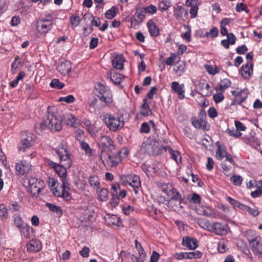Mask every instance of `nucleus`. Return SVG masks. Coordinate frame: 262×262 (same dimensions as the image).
I'll use <instances>...</instances> for the list:
<instances>
[{
    "label": "nucleus",
    "instance_id": "42",
    "mask_svg": "<svg viewBox=\"0 0 262 262\" xmlns=\"http://www.w3.org/2000/svg\"><path fill=\"white\" fill-rule=\"evenodd\" d=\"M89 183L91 185L92 187H93L94 188H96V189H99L100 188L99 187V179L97 176H92L90 177L89 180Z\"/></svg>",
    "mask_w": 262,
    "mask_h": 262
},
{
    "label": "nucleus",
    "instance_id": "17",
    "mask_svg": "<svg viewBox=\"0 0 262 262\" xmlns=\"http://www.w3.org/2000/svg\"><path fill=\"white\" fill-rule=\"evenodd\" d=\"M185 5L190 7V14L191 18L196 17L198 14L199 2L198 0H185Z\"/></svg>",
    "mask_w": 262,
    "mask_h": 262
},
{
    "label": "nucleus",
    "instance_id": "16",
    "mask_svg": "<svg viewBox=\"0 0 262 262\" xmlns=\"http://www.w3.org/2000/svg\"><path fill=\"white\" fill-rule=\"evenodd\" d=\"M241 75L246 79H249L253 73V64H249L248 61L246 64L243 65L239 70Z\"/></svg>",
    "mask_w": 262,
    "mask_h": 262
},
{
    "label": "nucleus",
    "instance_id": "64",
    "mask_svg": "<svg viewBox=\"0 0 262 262\" xmlns=\"http://www.w3.org/2000/svg\"><path fill=\"white\" fill-rule=\"evenodd\" d=\"M248 48L245 45H243L241 46H239L236 49V52L238 54H245V53L247 51Z\"/></svg>",
    "mask_w": 262,
    "mask_h": 262
},
{
    "label": "nucleus",
    "instance_id": "31",
    "mask_svg": "<svg viewBox=\"0 0 262 262\" xmlns=\"http://www.w3.org/2000/svg\"><path fill=\"white\" fill-rule=\"evenodd\" d=\"M143 104L141 106V114L144 116H148L151 114V111L149 108L146 99L143 100Z\"/></svg>",
    "mask_w": 262,
    "mask_h": 262
},
{
    "label": "nucleus",
    "instance_id": "58",
    "mask_svg": "<svg viewBox=\"0 0 262 262\" xmlns=\"http://www.w3.org/2000/svg\"><path fill=\"white\" fill-rule=\"evenodd\" d=\"M170 5V3L167 1H162L159 4V9L161 11H165Z\"/></svg>",
    "mask_w": 262,
    "mask_h": 262
},
{
    "label": "nucleus",
    "instance_id": "37",
    "mask_svg": "<svg viewBox=\"0 0 262 262\" xmlns=\"http://www.w3.org/2000/svg\"><path fill=\"white\" fill-rule=\"evenodd\" d=\"M80 147L82 149H83L84 151L85 154L91 157L93 155V151L89 145L85 142V141H81L80 142Z\"/></svg>",
    "mask_w": 262,
    "mask_h": 262
},
{
    "label": "nucleus",
    "instance_id": "50",
    "mask_svg": "<svg viewBox=\"0 0 262 262\" xmlns=\"http://www.w3.org/2000/svg\"><path fill=\"white\" fill-rule=\"evenodd\" d=\"M50 86L52 88H56L57 89H61L64 87V84L63 83L60 82L58 79H54L51 81V82L50 83Z\"/></svg>",
    "mask_w": 262,
    "mask_h": 262
},
{
    "label": "nucleus",
    "instance_id": "7",
    "mask_svg": "<svg viewBox=\"0 0 262 262\" xmlns=\"http://www.w3.org/2000/svg\"><path fill=\"white\" fill-rule=\"evenodd\" d=\"M95 91L97 96L104 105H109L113 103L112 94L108 86L97 83L95 85Z\"/></svg>",
    "mask_w": 262,
    "mask_h": 262
},
{
    "label": "nucleus",
    "instance_id": "36",
    "mask_svg": "<svg viewBox=\"0 0 262 262\" xmlns=\"http://www.w3.org/2000/svg\"><path fill=\"white\" fill-rule=\"evenodd\" d=\"M187 200L194 204H200L201 203V198L199 194L194 192L188 195Z\"/></svg>",
    "mask_w": 262,
    "mask_h": 262
},
{
    "label": "nucleus",
    "instance_id": "56",
    "mask_svg": "<svg viewBox=\"0 0 262 262\" xmlns=\"http://www.w3.org/2000/svg\"><path fill=\"white\" fill-rule=\"evenodd\" d=\"M75 100V97L72 95H69L65 97H62L59 99V101L64 102L67 103H73Z\"/></svg>",
    "mask_w": 262,
    "mask_h": 262
},
{
    "label": "nucleus",
    "instance_id": "3",
    "mask_svg": "<svg viewBox=\"0 0 262 262\" xmlns=\"http://www.w3.org/2000/svg\"><path fill=\"white\" fill-rule=\"evenodd\" d=\"M159 188L161 191L170 198L168 204L174 211L179 209L180 205V197L178 191H174L172 186L169 183L158 182L157 183Z\"/></svg>",
    "mask_w": 262,
    "mask_h": 262
},
{
    "label": "nucleus",
    "instance_id": "21",
    "mask_svg": "<svg viewBox=\"0 0 262 262\" xmlns=\"http://www.w3.org/2000/svg\"><path fill=\"white\" fill-rule=\"evenodd\" d=\"M63 119L65 120L67 125L71 127L76 128L80 125L79 119L72 114H67Z\"/></svg>",
    "mask_w": 262,
    "mask_h": 262
},
{
    "label": "nucleus",
    "instance_id": "30",
    "mask_svg": "<svg viewBox=\"0 0 262 262\" xmlns=\"http://www.w3.org/2000/svg\"><path fill=\"white\" fill-rule=\"evenodd\" d=\"M147 26L151 35L156 36L159 34V30L152 20H150L147 23Z\"/></svg>",
    "mask_w": 262,
    "mask_h": 262
},
{
    "label": "nucleus",
    "instance_id": "10",
    "mask_svg": "<svg viewBox=\"0 0 262 262\" xmlns=\"http://www.w3.org/2000/svg\"><path fill=\"white\" fill-rule=\"evenodd\" d=\"M62 182V185L57 187L55 191H53L55 195L57 196H62L67 201L70 200L71 198V195L69 192V183L68 180H64Z\"/></svg>",
    "mask_w": 262,
    "mask_h": 262
},
{
    "label": "nucleus",
    "instance_id": "1",
    "mask_svg": "<svg viewBox=\"0 0 262 262\" xmlns=\"http://www.w3.org/2000/svg\"><path fill=\"white\" fill-rule=\"evenodd\" d=\"M55 151L59 158V164L49 161L48 164L59 175L61 182H63L64 180H68L67 169L72 165V155L68 150L67 145L62 143L55 149Z\"/></svg>",
    "mask_w": 262,
    "mask_h": 262
},
{
    "label": "nucleus",
    "instance_id": "9",
    "mask_svg": "<svg viewBox=\"0 0 262 262\" xmlns=\"http://www.w3.org/2000/svg\"><path fill=\"white\" fill-rule=\"evenodd\" d=\"M29 189L33 195L39 194L41 189L43 188L44 182L42 180H38L35 178H30L28 179Z\"/></svg>",
    "mask_w": 262,
    "mask_h": 262
},
{
    "label": "nucleus",
    "instance_id": "22",
    "mask_svg": "<svg viewBox=\"0 0 262 262\" xmlns=\"http://www.w3.org/2000/svg\"><path fill=\"white\" fill-rule=\"evenodd\" d=\"M196 212L198 214L211 218H214L215 216L214 212L209 207H199L196 209Z\"/></svg>",
    "mask_w": 262,
    "mask_h": 262
},
{
    "label": "nucleus",
    "instance_id": "19",
    "mask_svg": "<svg viewBox=\"0 0 262 262\" xmlns=\"http://www.w3.org/2000/svg\"><path fill=\"white\" fill-rule=\"evenodd\" d=\"M119 190V185L118 184H113L111 187V194L112 198L110 203L113 206H117L119 203V198L118 197V191Z\"/></svg>",
    "mask_w": 262,
    "mask_h": 262
},
{
    "label": "nucleus",
    "instance_id": "27",
    "mask_svg": "<svg viewBox=\"0 0 262 262\" xmlns=\"http://www.w3.org/2000/svg\"><path fill=\"white\" fill-rule=\"evenodd\" d=\"M144 13L142 9L141 11L136 12L133 16V20L131 21L132 27H135V25H134V21L137 23L138 25H139L143 21L145 18Z\"/></svg>",
    "mask_w": 262,
    "mask_h": 262
},
{
    "label": "nucleus",
    "instance_id": "46",
    "mask_svg": "<svg viewBox=\"0 0 262 262\" xmlns=\"http://www.w3.org/2000/svg\"><path fill=\"white\" fill-rule=\"evenodd\" d=\"M111 79L116 84H119L121 82L120 75L115 71L110 73Z\"/></svg>",
    "mask_w": 262,
    "mask_h": 262
},
{
    "label": "nucleus",
    "instance_id": "57",
    "mask_svg": "<svg viewBox=\"0 0 262 262\" xmlns=\"http://www.w3.org/2000/svg\"><path fill=\"white\" fill-rule=\"evenodd\" d=\"M226 132L228 133L230 136H233L235 138H238L242 135L240 132L237 131V130L234 129V128L232 129H227Z\"/></svg>",
    "mask_w": 262,
    "mask_h": 262
},
{
    "label": "nucleus",
    "instance_id": "49",
    "mask_svg": "<svg viewBox=\"0 0 262 262\" xmlns=\"http://www.w3.org/2000/svg\"><path fill=\"white\" fill-rule=\"evenodd\" d=\"M14 222L18 229L26 224L20 216L15 214L14 215Z\"/></svg>",
    "mask_w": 262,
    "mask_h": 262
},
{
    "label": "nucleus",
    "instance_id": "52",
    "mask_svg": "<svg viewBox=\"0 0 262 262\" xmlns=\"http://www.w3.org/2000/svg\"><path fill=\"white\" fill-rule=\"evenodd\" d=\"M243 180V178L239 175H233L230 178V181L236 186L241 185Z\"/></svg>",
    "mask_w": 262,
    "mask_h": 262
},
{
    "label": "nucleus",
    "instance_id": "59",
    "mask_svg": "<svg viewBox=\"0 0 262 262\" xmlns=\"http://www.w3.org/2000/svg\"><path fill=\"white\" fill-rule=\"evenodd\" d=\"M219 30L216 27L212 28L209 32L206 33L207 37H211L212 38L215 37L218 35Z\"/></svg>",
    "mask_w": 262,
    "mask_h": 262
},
{
    "label": "nucleus",
    "instance_id": "63",
    "mask_svg": "<svg viewBox=\"0 0 262 262\" xmlns=\"http://www.w3.org/2000/svg\"><path fill=\"white\" fill-rule=\"evenodd\" d=\"M242 92H239L237 93L236 95H235L234 98L235 99V101H236V103L238 104H241L246 99V97H242Z\"/></svg>",
    "mask_w": 262,
    "mask_h": 262
},
{
    "label": "nucleus",
    "instance_id": "35",
    "mask_svg": "<svg viewBox=\"0 0 262 262\" xmlns=\"http://www.w3.org/2000/svg\"><path fill=\"white\" fill-rule=\"evenodd\" d=\"M216 145L217 146V149L216 151L215 156L218 160H221L225 157L226 152H227L224 148L221 147L219 142L216 143Z\"/></svg>",
    "mask_w": 262,
    "mask_h": 262
},
{
    "label": "nucleus",
    "instance_id": "2",
    "mask_svg": "<svg viewBox=\"0 0 262 262\" xmlns=\"http://www.w3.org/2000/svg\"><path fill=\"white\" fill-rule=\"evenodd\" d=\"M63 117L59 115L57 108L54 107H48L47 114L41 125L42 129L47 127L52 131H59L62 128V121Z\"/></svg>",
    "mask_w": 262,
    "mask_h": 262
},
{
    "label": "nucleus",
    "instance_id": "53",
    "mask_svg": "<svg viewBox=\"0 0 262 262\" xmlns=\"http://www.w3.org/2000/svg\"><path fill=\"white\" fill-rule=\"evenodd\" d=\"M71 24L73 27L76 28L77 27L80 23V18L79 16L76 15H72L70 17Z\"/></svg>",
    "mask_w": 262,
    "mask_h": 262
},
{
    "label": "nucleus",
    "instance_id": "13",
    "mask_svg": "<svg viewBox=\"0 0 262 262\" xmlns=\"http://www.w3.org/2000/svg\"><path fill=\"white\" fill-rule=\"evenodd\" d=\"M26 137L23 139L20 142V146L19 147V150L24 152L26 148L31 147L35 141V136L28 132H25Z\"/></svg>",
    "mask_w": 262,
    "mask_h": 262
},
{
    "label": "nucleus",
    "instance_id": "51",
    "mask_svg": "<svg viewBox=\"0 0 262 262\" xmlns=\"http://www.w3.org/2000/svg\"><path fill=\"white\" fill-rule=\"evenodd\" d=\"M25 73L24 72H20L18 74L16 78L14 79L13 81H11L10 85L12 87L15 88L16 87L18 83V81L21 79H23V78L25 77Z\"/></svg>",
    "mask_w": 262,
    "mask_h": 262
},
{
    "label": "nucleus",
    "instance_id": "15",
    "mask_svg": "<svg viewBox=\"0 0 262 262\" xmlns=\"http://www.w3.org/2000/svg\"><path fill=\"white\" fill-rule=\"evenodd\" d=\"M112 63L114 68L122 70L125 60L122 54L114 53L111 57Z\"/></svg>",
    "mask_w": 262,
    "mask_h": 262
},
{
    "label": "nucleus",
    "instance_id": "39",
    "mask_svg": "<svg viewBox=\"0 0 262 262\" xmlns=\"http://www.w3.org/2000/svg\"><path fill=\"white\" fill-rule=\"evenodd\" d=\"M118 9L116 7L113 6L110 9L107 10L105 13V16L107 19H113L117 14Z\"/></svg>",
    "mask_w": 262,
    "mask_h": 262
},
{
    "label": "nucleus",
    "instance_id": "34",
    "mask_svg": "<svg viewBox=\"0 0 262 262\" xmlns=\"http://www.w3.org/2000/svg\"><path fill=\"white\" fill-rule=\"evenodd\" d=\"M185 32L181 34V37L185 40L186 42H189L191 40V27L184 25Z\"/></svg>",
    "mask_w": 262,
    "mask_h": 262
},
{
    "label": "nucleus",
    "instance_id": "6",
    "mask_svg": "<svg viewBox=\"0 0 262 262\" xmlns=\"http://www.w3.org/2000/svg\"><path fill=\"white\" fill-rule=\"evenodd\" d=\"M103 120L109 129L114 132L121 129L124 125L122 115L107 113L103 115Z\"/></svg>",
    "mask_w": 262,
    "mask_h": 262
},
{
    "label": "nucleus",
    "instance_id": "20",
    "mask_svg": "<svg viewBox=\"0 0 262 262\" xmlns=\"http://www.w3.org/2000/svg\"><path fill=\"white\" fill-rule=\"evenodd\" d=\"M57 69L61 75L65 76L71 71V63L69 61H61L57 66Z\"/></svg>",
    "mask_w": 262,
    "mask_h": 262
},
{
    "label": "nucleus",
    "instance_id": "54",
    "mask_svg": "<svg viewBox=\"0 0 262 262\" xmlns=\"http://www.w3.org/2000/svg\"><path fill=\"white\" fill-rule=\"evenodd\" d=\"M171 89L173 92L177 93L179 98H180V86L178 82L173 81L171 83Z\"/></svg>",
    "mask_w": 262,
    "mask_h": 262
},
{
    "label": "nucleus",
    "instance_id": "4",
    "mask_svg": "<svg viewBox=\"0 0 262 262\" xmlns=\"http://www.w3.org/2000/svg\"><path fill=\"white\" fill-rule=\"evenodd\" d=\"M128 155V150L122 148L117 154L111 155L110 154L102 151L100 158L103 164L105 163L111 167L116 166Z\"/></svg>",
    "mask_w": 262,
    "mask_h": 262
},
{
    "label": "nucleus",
    "instance_id": "18",
    "mask_svg": "<svg viewBox=\"0 0 262 262\" xmlns=\"http://www.w3.org/2000/svg\"><path fill=\"white\" fill-rule=\"evenodd\" d=\"M16 170L21 175L25 174L29 172L31 169V165L26 161H22L16 164Z\"/></svg>",
    "mask_w": 262,
    "mask_h": 262
},
{
    "label": "nucleus",
    "instance_id": "45",
    "mask_svg": "<svg viewBox=\"0 0 262 262\" xmlns=\"http://www.w3.org/2000/svg\"><path fill=\"white\" fill-rule=\"evenodd\" d=\"M31 229V227L28 225L26 224L21 228L19 229L20 232L22 233V234L26 238L30 237V230Z\"/></svg>",
    "mask_w": 262,
    "mask_h": 262
},
{
    "label": "nucleus",
    "instance_id": "23",
    "mask_svg": "<svg viewBox=\"0 0 262 262\" xmlns=\"http://www.w3.org/2000/svg\"><path fill=\"white\" fill-rule=\"evenodd\" d=\"M215 233L217 235H223L227 234L229 227L226 224H222L220 223H215Z\"/></svg>",
    "mask_w": 262,
    "mask_h": 262
},
{
    "label": "nucleus",
    "instance_id": "38",
    "mask_svg": "<svg viewBox=\"0 0 262 262\" xmlns=\"http://www.w3.org/2000/svg\"><path fill=\"white\" fill-rule=\"evenodd\" d=\"M242 210L247 211L249 214L254 217L258 216L259 214V212L257 209L251 208L245 205H244Z\"/></svg>",
    "mask_w": 262,
    "mask_h": 262
},
{
    "label": "nucleus",
    "instance_id": "28",
    "mask_svg": "<svg viewBox=\"0 0 262 262\" xmlns=\"http://www.w3.org/2000/svg\"><path fill=\"white\" fill-rule=\"evenodd\" d=\"M100 142L103 146L108 147L111 149H114V142L112 139L107 136H102L100 138Z\"/></svg>",
    "mask_w": 262,
    "mask_h": 262
},
{
    "label": "nucleus",
    "instance_id": "40",
    "mask_svg": "<svg viewBox=\"0 0 262 262\" xmlns=\"http://www.w3.org/2000/svg\"><path fill=\"white\" fill-rule=\"evenodd\" d=\"M99 199L102 201H106L108 199V192L105 189H97Z\"/></svg>",
    "mask_w": 262,
    "mask_h": 262
},
{
    "label": "nucleus",
    "instance_id": "55",
    "mask_svg": "<svg viewBox=\"0 0 262 262\" xmlns=\"http://www.w3.org/2000/svg\"><path fill=\"white\" fill-rule=\"evenodd\" d=\"M142 10H143V11L145 13H149V14H155L157 12V8L156 6H155L152 5H150L143 8Z\"/></svg>",
    "mask_w": 262,
    "mask_h": 262
},
{
    "label": "nucleus",
    "instance_id": "29",
    "mask_svg": "<svg viewBox=\"0 0 262 262\" xmlns=\"http://www.w3.org/2000/svg\"><path fill=\"white\" fill-rule=\"evenodd\" d=\"M180 61V57L176 53L171 54V56L167 58L165 61L167 65H176Z\"/></svg>",
    "mask_w": 262,
    "mask_h": 262
},
{
    "label": "nucleus",
    "instance_id": "61",
    "mask_svg": "<svg viewBox=\"0 0 262 262\" xmlns=\"http://www.w3.org/2000/svg\"><path fill=\"white\" fill-rule=\"evenodd\" d=\"M140 131L143 133H148L150 131V126L148 123L143 122L141 125Z\"/></svg>",
    "mask_w": 262,
    "mask_h": 262
},
{
    "label": "nucleus",
    "instance_id": "32",
    "mask_svg": "<svg viewBox=\"0 0 262 262\" xmlns=\"http://www.w3.org/2000/svg\"><path fill=\"white\" fill-rule=\"evenodd\" d=\"M135 247L138 251V254L141 257L139 260H138V262L141 261L143 259H145L146 256V253L141 244L137 240L135 241Z\"/></svg>",
    "mask_w": 262,
    "mask_h": 262
},
{
    "label": "nucleus",
    "instance_id": "12",
    "mask_svg": "<svg viewBox=\"0 0 262 262\" xmlns=\"http://www.w3.org/2000/svg\"><path fill=\"white\" fill-rule=\"evenodd\" d=\"M252 251L256 255H262V238L257 236L251 240H249Z\"/></svg>",
    "mask_w": 262,
    "mask_h": 262
},
{
    "label": "nucleus",
    "instance_id": "62",
    "mask_svg": "<svg viewBox=\"0 0 262 262\" xmlns=\"http://www.w3.org/2000/svg\"><path fill=\"white\" fill-rule=\"evenodd\" d=\"M166 147L167 150L168 151V152L170 154L171 158L173 159L177 163H178L177 156V155L179 154V152L173 150L172 148L168 146H166Z\"/></svg>",
    "mask_w": 262,
    "mask_h": 262
},
{
    "label": "nucleus",
    "instance_id": "11",
    "mask_svg": "<svg viewBox=\"0 0 262 262\" xmlns=\"http://www.w3.org/2000/svg\"><path fill=\"white\" fill-rule=\"evenodd\" d=\"M53 27L52 20L46 18H40L36 23V29L40 34H45L50 31Z\"/></svg>",
    "mask_w": 262,
    "mask_h": 262
},
{
    "label": "nucleus",
    "instance_id": "44",
    "mask_svg": "<svg viewBox=\"0 0 262 262\" xmlns=\"http://www.w3.org/2000/svg\"><path fill=\"white\" fill-rule=\"evenodd\" d=\"M231 82L227 78L222 80L220 85V90L221 91H224L225 90L228 89L231 86Z\"/></svg>",
    "mask_w": 262,
    "mask_h": 262
},
{
    "label": "nucleus",
    "instance_id": "24",
    "mask_svg": "<svg viewBox=\"0 0 262 262\" xmlns=\"http://www.w3.org/2000/svg\"><path fill=\"white\" fill-rule=\"evenodd\" d=\"M202 253L199 251H195L189 252H182L181 258L195 259L202 257Z\"/></svg>",
    "mask_w": 262,
    "mask_h": 262
},
{
    "label": "nucleus",
    "instance_id": "5",
    "mask_svg": "<svg viewBox=\"0 0 262 262\" xmlns=\"http://www.w3.org/2000/svg\"><path fill=\"white\" fill-rule=\"evenodd\" d=\"M142 147L149 155L155 156L167 151L166 146L161 144V141L154 138H149L143 143Z\"/></svg>",
    "mask_w": 262,
    "mask_h": 262
},
{
    "label": "nucleus",
    "instance_id": "8",
    "mask_svg": "<svg viewBox=\"0 0 262 262\" xmlns=\"http://www.w3.org/2000/svg\"><path fill=\"white\" fill-rule=\"evenodd\" d=\"M121 179L124 184H128L134 188L136 194L138 193V189L141 186L140 180L138 176L135 174L122 176Z\"/></svg>",
    "mask_w": 262,
    "mask_h": 262
},
{
    "label": "nucleus",
    "instance_id": "43",
    "mask_svg": "<svg viewBox=\"0 0 262 262\" xmlns=\"http://www.w3.org/2000/svg\"><path fill=\"white\" fill-rule=\"evenodd\" d=\"M46 206L51 211L56 212L58 215L61 216L62 214V211L60 207L49 203L46 204Z\"/></svg>",
    "mask_w": 262,
    "mask_h": 262
},
{
    "label": "nucleus",
    "instance_id": "41",
    "mask_svg": "<svg viewBox=\"0 0 262 262\" xmlns=\"http://www.w3.org/2000/svg\"><path fill=\"white\" fill-rule=\"evenodd\" d=\"M226 200L233 207H237L239 209L242 210L244 204L241 203L239 201L234 199L233 198L228 196L226 198Z\"/></svg>",
    "mask_w": 262,
    "mask_h": 262
},
{
    "label": "nucleus",
    "instance_id": "48",
    "mask_svg": "<svg viewBox=\"0 0 262 262\" xmlns=\"http://www.w3.org/2000/svg\"><path fill=\"white\" fill-rule=\"evenodd\" d=\"M235 10L237 12H241L242 11H245L247 13L249 12V10L247 6L243 3H237L236 5Z\"/></svg>",
    "mask_w": 262,
    "mask_h": 262
},
{
    "label": "nucleus",
    "instance_id": "14",
    "mask_svg": "<svg viewBox=\"0 0 262 262\" xmlns=\"http://www.w3.org/2000/svg\"><path fill=\"white\" fill-rule=\"evenodd\" d=\"M182 245L189 250H194L199 246L198 241L196 238L188 236L183 237Z\"/></svg>",
    "mask_w": 262,
    "mask_h": 262
},
{
    "label": "nucleus",
    "instance_id": "33",
    "mask_svg": "<svg viewBox=\"0 0 262 262\" xmlns=\"http://www.w3.org/2000/svg\"><path fill=\"white\" fill-rule=\"evenodd\" d=\"M8 208L12 213L20 212L21 209V205L15 201H11L8 205Z\"/></svg>",
    "mask_w": 262,
    "mask_h": 262
},
{
    "label": "nucleus",
    "instance_id": "47",
    "mask_svg": "<svg viewBox=\"0 0 262 262\" xmlns=\"http://www.w3.org/2000/svg\"><path fill=\"white\" fill-rule=\"evenodd\" d=\"M8 215V208L4 204H0V217L3 220L7 219Z\"/></svg>",
    "mask_w": 262,
    "mask_h": 262
},
{
    "label": "nucleus",
    "instance_id": "25",
    "mask_svg": "<svg viewBox=\"0 0 262 262\" xmlns=\"http://www.w3.org/2000/svg\"><path fill=\"white\" fill-rule=\"evenodd\" d=\"M41 248V243L39 241H33L27 245L28 251L32 252H38Z\"/></svg>",
    "mask_w": 262,
    "mask_h": 262
},
{
    "label": "nucleus",
    "instance_id": "26",
    "mask_svg": "<svg viewBox=\"0 0 262 262\" xmlns=\"http://www.w3.org/2000/svg\"><path fill=\"white\" fill-rule=\"evenodd\" d=\"M236 37L232 33H230L228 34L227 39H223L221 41V45L224 47L226 49L229 48L230 44L234 45L236 41Z\"/></svg>",
    "mask_w": 262,
    "mask_h": 262
},
{
    "label": "nucleus",
    "instance_id": "60",
    "mask_svg": "<svg viewBox=\"0 0 262 262\" xmlns=\"http://www.w3.org/2000/svg\"><path fill=\"white\" fill-rule=\"evenodd\" d=\"M213 99L216 103H219L224 99V96L221 93H217L213 95Z\"/></svg>",
    "mask_w": 262,
    "mask_h": 262
}]
</instances>
